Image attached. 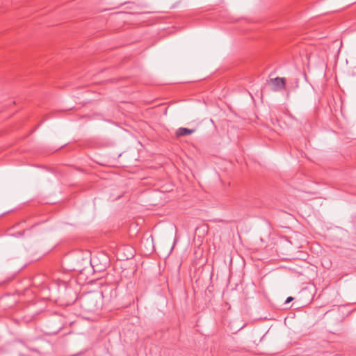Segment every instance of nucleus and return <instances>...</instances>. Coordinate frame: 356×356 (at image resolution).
Wrapping results in <instances>:
<instances>
[{
	"label": "nucleus",
	"instance_id": "2",
	"mask_svg": "<svg viewBox=\"0 0 356 356\" xmlns=\"http://www.w3.org/2000/svg\"><path fill=\"white\" fill-rule=\"evenodd\" d=\"M270 82L273 85L272 90L273 91H279L285 88L286 80L284 78L276 77L270 79Z\"/></svg>",
	"mask_w": 356,
	"mask_h": 356
},
{
	"label": "nucleus",
	"instance_id": "3",
	"mask_svg": "<svg viewBox=\"0 0 356 356\" xmlns=\"http://www.w3.org/2000/svg\"><path fill=\"white\" fill-rule=\"evenodd\" d=\"M194 132H195V129L181 127L177 130L176 134L178 136H184L190 135Z\"/></svg>",
	"mask_w": 356,
	"mask_h": 356
},
{
	"label": "nucleus",
	"instance_id": "5",
	"mask_svg": "<svg viewBox=\"0 0 356 356\" xmlns=\"http://www.w3.org/2000/svg\"><path fill=\"white\" fill-rule=\"evenodd\" d=\"M293 300V298L292 297H288L285 301V304L289 303L291 301Z\"/></svg>",
	"mask_w": 356,
	"mask_h": 356
},
{
	"label": "nucleus",
	"instance_id": "4",
	"mask_svg": "<svg viewBox=\"0 0 356 356\" xmlns=\"http://www.w3.org/2000/svg\"><path fill=\"white\" fill-rule=\"evenodd\" d=\"M127 248H129L131 250V252H129V254L127 257V259L132 257L134 256L133 249L130 247H127Z\"/></svg>",
	"mask_w": 356,
	"mask_h": 356
},
{
	"label": "nucleus",
	"instance_id": "1",
	"mask_svg": "<svg viewBox=\"0 0 356 356\" xmlns=\"http://www.w3.org/2000/svg\"><path fill=\"white\" fill-rule=\"evenodd\" d=\"M103 295L100 292H90L82 298V305L88 312H95L102 307Z\"/></svg>",
	"mask_w": 356,
	"mask_h": 356
}]
</instances>
